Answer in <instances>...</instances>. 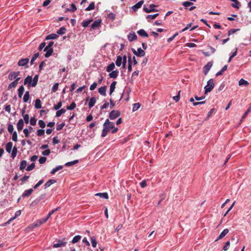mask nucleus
<instances>
[{
  "label": "nucleus",
  "instance_id": "aec40b11",
  "mask_svg": "<svg viewBox=\"0 0 251 251\" xmlns=\"http://www.w3.org/2000/svg\"><path fill=\"white\" fill-rule=\"evenodd\" d=\"M58 37L56 34L52 33L47 35L46 37V40L56 39Z\"/></svg>",
  "mask_w": 251,
  "mask_h": 251
},
{
  "label": "nucleus",
  "instance_id": "a878e982",
  "mask_svg": "<svg viewBox=\"0 0 251 251\" xmlns=\"http://www.w3.org/2000/svg\"><path fill=\"white\" fill-rule=\"evenodd\" d=\"M13 144L12 142H8L7 143L5 146V150L8 153L11 152Z\"/></svg>",
  "mask_w": 251,
  "mask_h": 251
},
{
  "label": "nucleus",
  "instance_id": "603ef678",
  "mask_svg": "<svg viewBox=\"0 0 251 251\" xmlns=\"http://www.w3.org/2000/svg\"><path fill=\"white\" fill-rule=\"evenodd\" d=\"M76 107V104L75 102H73L69 106L66 107V109L68 110H72L74 109Z\"/></svg>",
  "mask_w": 251,
  "mask_h": 251
},
{
  "label": "nucleus",
  "instance_id": "a211bd4d",
  "mask_svg": "<svg viewBox=\"0 0 251 251\" xmlns=\"http://www.w3.org/2000/svg\"><path fill=\"white\" fill-rule=\"evenodd\" d=\"M106 86H102L99 88L98 91L99 93L102 96H106Z\"/></svg>",
  "mask_w": 251,
  "mask_h": 251
},
{
  "label": "nucleus",
  "instance_id": "13d9d810",
  "mask_svg": "<svg viewBox=\"0 0 251 251\" xmlns=\"http://www.w3.org/2000/svg\"><path fill=\"white\" fill-rule=\"evenodd\" d=\"M18 84V82H16L14 81H13V82H12L9 85H8V89H10L12 88H15L17 86Z\"/></svg>",
  "mask_w": 251,
  "mask_h": 251
},
{
  "label": "nucleus",
  "instance_id": "5fc2aeb1",
  "mask_svg": "<svg viewBox=\"0 0 251 251\" xmlns=\"http://www.w3.org/2000/svg\"><path fill=\"white\" fill-rule=\"evenodd\" d=\"M91 241L92 243V246L93 248L96 247L97 242L96 241V240L94 237H91Z\"/></svg>",
  "mask_w": 251,
  "mask_h": 251
},
{
  "label": "nucleus",
  "instance_id": "864d4df0",
  "mask_svg": "<svg viewBox=\"0 0 251 251\" xmlns=\"http://www.w3.org/2000/svg\"><path fill=\"white\" fill-rule=\"evenodd\" d=\"M41 225V224L40 223V221H39L38 220L37 221H36L35 222H34V223H33L31 225V226L32 228H35V227H37L40 226Z\"/></svg>",
  "mask_w": 251,
  "mask_h": 251
},
{
  "label": "nucleus",
  "instance_id": "0e129e2a",
  "mask_svg": "<svg viewBox=\"0 0 251 251\" xmlns=\"http://www.w3.org/2000/svg\"><path fill=\"white\" fill-rule=\"evenodd\" d=\"M38 125L40 126V127H41L42 128H44L46 126L45 123L43 120H40L38 121Z\"/></svg>",
  "mask_w": 251,
  "mask_h": 251
},
{
  "label": "nucleus",
  "instance_id": "2eb2a0df",
  "mask_svg": "<svg viewBox=\"0 0 251 251\" xmlns=\"http://www.w3.org/2000/svg\"><path fill=\"white\" fill-rule=\"evenodd\" d=\"M96 102V98L95 97H92L89 101L88 106L89 108L91 109L92 108Z\"/></svg>",
  "mask_w": 251,
  "mask_h": 251
},
{
  "label": "nucleus",
  "instance_id": "c9c22d12",
  "mask_svg": "<svg viewBox=\"0 0 251 251\" xmlns=\"http://www.w3.org/2000/svg\"><path fill=\"white\" fill-rule=\"evenodd\" d=\"M227 66L225 65L222 69L216 74V76H219L222 75L223 73L227 70Z\"/></svg>",
  "mask_w": 251,
  "mask_h": 251
},
{
  "label": "nucleus",
  "instance_id": "b1692460",
  "mask_svg": "<svg viewBox=\"0 0 251 251\" xmlns=\"http://www.w3.org/2000/svg\"><path fill=\"white\" fill-rule=\"evenodd\" d=\"M231 1L233 2L234 3H232L231 6L236 9H239L241 6V3L237 0H231Z\"/></svg>",
  "mask_w": 251,
  "mask_h": 251
},
{
  "label": "nucleus",
  "instance_id": "bb28decb",
  "mask_svg": "<svg viewBox=\"0 0 251 251\" xmlns=\"http://www.w3.org/2000/svg\"><path fill=\"white\" fill-rule=\"evenodd\" d=\"M122 59L123 57L121 55H118L117 56L116 60L115 62L117 66L120 67L121 66Z\"/></svg>",
  "mask_w": 251,
  "mask_h": 251
},
{
  "label": "nucleus",
  "instance_id": "3c124183",
  "mask_svg": "<svg viewBox=\"0 0 251 251\" xmlns=\"http://www.w3.org/2000/svg\"><path fill=\"white\" fill-rule=\"evenodd\" d=\"M39 53H35L33 56H32L31 61H30V64L32 65L34 62V61L39 57Z\"/></svg>",
  "mask_w": 251,
  "mask_h": 251
},
{
  "label": "nucleus",
  "instance_id": "423d86ee",
  "mask_svg": "<svg viewBox=\"0 0 251 251\" xmlns=\"http://www.w3.org/2000/svg\"><path fill=\"white\" fill-rule=\"evenodd\" d=\"M64 240H65V239H64L62 241L59 240L57 243L53 244V248H59V247H65L67 244V242H65Z\"/></svg>",
  "mask_w": 251,
  "mask_h": 251
},
{
  "label": "nucleus",
  "instance_id": "bf43d9fd",
  "mask_svg": "<svg viewBox=\"0 0 251 251\" xmlns=\"http://www.w3.org/2000/svg\"><path fill=\"white\" fill-rule=\"evenodd\" d=\"M37 134L38 136H42L45 134V130L43 129H38L37 131Z\"/></svg>",
  "mask_w": 251,
  "mask_h": 251
},
{
  "label": "nucleus",
  "instance_id": "0eeeda50",
  "mask_svg": "<svg viewBox=\"0 0 251 251\" xmlns=\"http://www.w3.org/2000/svg\"><path fill=\"white\" fill-rule=\"evenodd\" d=\"M127 39L129 41L132 42L133 41L137 40V36L135 32H131L128 34Z\"/></svg>",
  "mask_w": 251,
  "mask_h": 251
},
{
  "label": "nucleus",
  "instance_id": "f704fd0d",
  "mask_svg": "<svg viewBox=\"0 0 251 251\" xmlns=\"http://www.w3.org/2000/svg\"><path fill=\"white\" fill-rule=\"evenodd\" d=\"M66 109L62 108L60 110H57V112H56V117H59L61 116V115L66 112Z\"/></svg>",
  "mask_w": 251,
  "mask_h": 251
},
{
  "label": "nucleus",
  "instance_id": "412c9836",
  "mask_svg": "<svg viewBox=\"0 0 251 251\" xmlns=\"http://www.w3.org/2000/svg\"><path fill=\"white\" fill-rule=\"evenodd\" d=\"M32 192H33V189L31 188L26 190H25L24 191V192L23 193L22 196L23 197H28L31 195V194L32 193Z\"/></svg>",
  "mask_w": 251,
  "mask_h": 251
},
{
  "label": "nucleus",
  "instance_id": "cd10ccee",
  "mask_svg": "<svg viewBox=\"0 0 251 251\" xmlns=\"http://www.w3.org/2000/svg\"><path fill=\"white\" fill-rule=\"evenodd\" d=\"M95 196H100V198L105 199H108V195L107 193H97Z\"/></svg>",
  "mask_w": 251,
  "mask_h": 251
},
{
  "label": "nucleus",
  "instance_id": "f8f14e48",
  "mask_svg": "<svg viewBox=\"0 0 251 251\" xmlns=\"http://www.w3.org/2000/svg\"><path fill=\"white\" fill-rule=\"evenodd\" d=\"M132 58L131 57V55L130 53L128 54V67L127 70L128 72H130L132 71Z\"/></svg>",
  "mask_w": 251,
  "mask_h": 251
},
{
  "label": "nucleus",
  "instance_id": "09e8293b",
  "mask_svg": "<svg viewBox=\"0 0 251 251\" xmlns=\"http://www.w3.org/2000/svg\"><path fill=\"white\" fill-rule=\"evenodd\" d=\"M53 50L52 49H49L47 52L45 54V56L46 58L49 57L53 53Z\"/></svg>",
  "mask_w": 251,
  "mask_h": 251
},
{
  "label": "nucleus",
  "instance_id": "393cba45",
  "mask_svg": "<svg viewBox=\"0 0 251 251\" xmlns=\"http://www.w3.org/2000/svg\"><path fill=\"white\" fill-rule=\"evenodd\" d=\"M38 75H35L33 78H32V84H31V87H35L37 84L38 81Z\"/></svg>",
  "mask_w": 251,
  "mask_h": 251
},
{
  "label": "nucleus",
  "instance_id": "ddd939ff",
  "mask_svg": "<svg viewBox=\"0 0 251 251\" xmlns=\"http://www.w3.org/2000/svg\"><path fill=\"white\" fill-rule=\"evenodd\" d=\"M24 122L22 119H20L19 120L17 124V128L18 131H21L24 127Z\"/></svg>",
  "mask_w": 251,
  "mask_h": 251
},
{
  "label": "nucleus",
  "instance_id": "f3484780",
  "mask_svg": "<svg viewBox=\"0 0 251 251\" xmlns=\"http://www.w3.org/2000/svg\"><path fill=\"white\" fill-rule=\"evenodd\" d=\"M228 231L229 230L227 228L224 229L216 241L224 238L228 233Z\"/></svg>",
  "mask_w": 251,
  "mask_h": 251
},
{
  "label": "nucleus",
  "instance_id": "49530a36",
  "mask_svg": "<svg viewBox=\"0 0 251 251\" xmlns=\"http://www.w3.org/2000/svg\"><path fill=\"white\" fill-rule=\"evenodd\" d=\"M159 14L156 13L153 15H148L146 17V19L148 20V21L149 22V19H155L158 16Z\"/></svg>",
  "mask_w": 251,
  "mask_h": 251
},
{
  "label": "nucleus",
  "instance_id": "72a5a7b5",
  "mask_svg": "<svg viewBox=\"0 0 251 251\" xmlns=\"http://www.w3.org/2000/svg\"><path fill=\"white\" fill-rule=\"evenodd\" d=\"M95 7V2H92L90 3L89 6L85 8V10L87 11H90V10L94 9Z\"/></svg>",
  "mask_w": 251,
  "mask_h": 251
},
{
  "label": "nucleus",
  "instance_id": "20e7f679",
  "mask_svg": "<svg viewBox=\"0 0 251 251\" xmlns=\"http://www.w3.org/2000/svg\"><path fill=\"white\" fill-rule=\"evenodd\" d=\"M150 7H151V8H148L146 7V5H144L143 10L146 13H151L152 12H155L157 11L158 10L154 8V7H156V5L151 4L150 5Z\"/></svg>",
  "mask_w": 251,
  "mask_h": 251
},
{
  "label": "nucleus",
  "instance_id": "58836bf2",
  "mask_svg": "<svg viewBox=\"0 0 251 251\" xmlns=\"http://www.w3.org/2000/svg\"><path fill=\"white\" fill-rule=\"evenodd\" d=\"M62 169H63V166H62V165L57 166L55 168L52 169V170L50 172V173L51 174H54L57 171L60 170Z\"/></svg>",
  "mask_w": 251,
  "mask_h": 251
},
{
  "label": "nucleus",
  "instance_id": "9d476101",
  "mask_svg": "<svg viewBox=\"0 0 251 251\" xmlns=\"http://www.w3.org/2000/svg\"><path fill=\"white\" fill-rule=\"evenodd\" d=\"M144 0H141V1H139L138 2H137L135 5H134L133 6H132L131 7L132 9L134 11H136L138 9L141 8L142 4L144 3Z\"/></svg>",
  "mask_w": 251,
  "mask_h": 251
},
{
  "label": "nucleus",
  "instance_id": "e2e57ef3",
  "mask_svg": "<svg viewBox=\"0 0 251 251\" xmlns=\"http://www.w3.org/2000/svg\"><path fill=\"white\" fill-rule=\"evenodd\" d=\"M7 130H8V132H10V133H12V132H14L13 131L14 127H13V126L12 125V124H8Z\"/></svg>",
  "mask_w": 251,
  "mask_h": 251
},
{
  "label": "nucleus",
  "instance_id": "ea45409f",
  "mask_svg": "<svg viewBox=\"0 0 251 251\" xmlns=\"http://www.w3.org/2000/svg\"><path fill=\"white\" fill-rule=\"evenodd\" d=\"M81 238V236L80 235H76L75 236L73 240H72V243L73 244H75L78 242Z\"/></svg>",
  "mask_w": 251,
  "mask_h": 251
},
{
  "label": "nucleus",
  "instance_id": "c756f323",
  "mask_svg": "<svg viewBox=\"0 0 251 251\" xmlns=\"http://www.w3.org/2000/svg\"><path fill=\"white\" fill-rule=\"evenodd\" d=\"M24 91H25V88H24V87L23 86V85L20 86L18 90V96L19 98H22V97L23 95V93L24 92Z\"/></svg>",
  "mask_w": 251,
  "mask_h": 251
},
{
  "label": "nucleus",
  "instance_id": "473e14b6",
  "mask_svg": "<svg viewBox=\"0 0 251 251\" xmlns=\"http://www.w3.org/2000/svg\"><path fill=\"white\" fill-rule=\"evenodd\" d=\"M34 106L36 109H40L42 107L41 101L40 99L35 100Z\"/></svg>",
  "mask_w": 251,
  "mask_h": 251
},
{
  "label": "nucleus",
  "instance_id": "680f3d73",
  "mask_svg": "<svg viewBox=\"0 0 251 251\" xmlns=\"http://www.w3.org/2000/svg\"><path fill=\"white\" fill-rule=\"evenodd\" d=\"M65 123H62L61 124L57 125L56 126V130L57 131H59V130H61L63 128V127L65 126Z\"/></svg>",
  "mask_w": 251,
  "mask_h": 251
},
{
  "label": "nucleus",
  "instance_id": "69168bd1",
  "mask_svg": "<svg viewBox=\"0 0 251 251\" xmlns=\"http://www.w3.org/2000/svg\"><path fill=\"white\" fill-rule=\"evenodd\" d=\"M193 4V3L190 1H184L182 2V5L185 7V8H187V7Z\"/></svg>",
  "mask_w": 251,
  "mask_h": 251
},
{
  "label": "nucleus",
  "instance_id": "de8ad7c7",
  "mask_svg": "<svg viewBox=\"0 0 251 251\" xmlns=\"http://www.w3.org/2000/svg\"><path fill=\"white\" fill-rule=\"evenodd\" d=\"M140 104L138 103H135L133 104L132 111L133 112L137 111L140 107Z\"/></svg>",
  "mask_w": 251,
  "mask_h": 251
},
{
  "label": "nucleus",
  "instance_id": "c03bdc74",
  "mask_svg": "<svg viewBox=\"0 0 251 251\" xmlns=\"http://www.w3.org/2000/svg\"><path fill=\"white\" fill-rule=\"evenodd\" d=\"M92 20H89L87 21H84L82 23L81 25L84 27H87L92 22Z\"/></svg>",
  "mask_w": 251,
  "mask_h": 251
},
{
  "label": "nucleus",
  "instance_id": "052dcab7",
  "mask_svg": "<svg viewBox=\"0 0 251 251\" xmlns=\"http://www.w3.org/2000/svg\"><path fill=\"white\" fill-rule=\"evenodd\" d=\"M59 83H55L52 86L51 89L52 92H55L58 88Z\"/></svg>",
  "mask_w": 251,
  "mask_h": 251
},
{
  "label": "nucleus",
  "instance_id": "338daca9",
  "mask_svg": "<svg viewBox=\"0 0 251 251\" xmlns=\"http://www.w3.org/2000/svg\"><path fill=\"white\" fill-rule=\"evenodd\" d=\"M12 133V139L14 142L17 141V133L16 131H14Z\"/></svg>",
  "mask_w": 251,
  "mask_h": 251
},
{
  "label": "nucleus",
  "instance_id": "2f4dec72",
  "mask_svg": "<svg viewBox=\"0 0 251 251\" xmlns=\"http://www.w3.org/2000/svg\"><path fill=\"white\" fill-rule=\"evenodd\" d=\"M137 51L138 53L137 56L138 57H142L145 55V51L140 48H138Z\"/></svg>",
  "mask_w": 251,
  "mask_h": 251
},
{
  "label": "nucleus",
  "instance_id": "6e6d98bb",
  "mask_svg": "<svg viewBox=\"0 0 251 251\" xmlns=\"http://www.w3.org/2000/svg\"><path fill=\"white\" fill-rule=\"evenodd\" d=\"M115 18L116 15L112 12L109 13L107 16V18L111 20V21H114L115 19Z\"/></svg>",
  "mask_w": 251,
  "mask_h": 251
},
{
  "label": "nucleus",
  "instance_id": "6ab92c4d",
  "mask_svg": "<svg viewBox=\"0 0 251 251\" xmlns=\"http://www.w3.org/2000/svg\"><path fill=\"white\" fill-rule=\"evenodd\" d=\"M137 32L140 36L142 37H148L149 36L148 34L143 29L138 30Z\"/></svg>",
  "mask_w": 251,
  "mask_h": 251
},
{
  "label": "nucleus",
  "instance_id": "c85d7f7f",
  "mask_svg": "<svg viewBox=\"0 0 251 251\" xmlns=\"http://www.w3.org/2000/svg\"><path fill=\"white\" fill-rule=\"evenodd\" d=\"M115 68V65L114 63H111L108 66H107L106 70L107 72H110L113 71Z\"/></svg>",
  "mask_w": 251,
  "mask_h": 251
},
{
  "label": "nucleus",
  "instance_id": "4be33fe9",
  "mask_svg": "<svg viewBox=\"0 0 251 251\" xmlns=\"http://www.w3.org/2000/svg\"><path fill=\"white\" fill-rule=\"evenodd\" d=\"M118 74H119L118 70H117L113 71H112V72H111L109 74V76L110 78H116L117 77V76L118 75Z\"/></svg>",
  "mask_w": 251,
  "mask_h": 251
},
{
  "label": "nucleus",
  "instance_id": "774afa93",
  "mask_svg": "<svg viewBox=\"0 0 251 251\" xmlns=\"http://www.w3.org/2000/svg\"><path fill=\"white\" fill-rule=\"evenodd\" d=\"M35 167V164L34 163H31L30 165L28 166L26 169L27 171L32 170Z\"/></svg>",
  "mask_w": 251,
  "mask_h": 251
},
{
  "label": "nucleus",
  "instance_id": "7ed1b4c3",
  "mask_svg": "<svg viewBox=\"0 0 251 251\" xmlns=\"http://www.w3.org/2000/svg\"><path fill=\"white\" fill-rule=\"evenodd\" d=\"M121 113L119 110H112L109 114V117L110 120H113L119 117Z\"/></svg>",
  "mask_w": 251,
  "mask_h": 251
},
{
  "label": "nucleus",
  "instance_id": "8fccbe9b",
  "mask_svg": "<svg viewBox=\"0 0 251 251\" xmlns=\"http://www.w3.org/2000/svg\"><path fill=\"white\" fill-rule=\"evenodd\" d=\"M238 84H239V85L240 86H241V85H247L249 84L248 82L243 79V78H241V79H240V80L239 81V82H238Z\"/></svg>",
  "mask_w": 251,
  "mask_h": 251
},
{
  "label": "nucleus",
  "instance_id": "4d7b16f0",
  "mask_svg": "<svg viewBox=\"0 0 251 251\" xmlns=\"http://www.w3.org/2000/svg\"><path fill=\"white\" fill-rule=\"evenodd\" d=\"M62 105V101H60L57 103V104L54 105L53 108L55 110H57L61 107Z\"/></svg>",
  "mask_w": 251,
  "mask_h": 251
},
{
  "label": "nucleus",
  "instance_id": "a18cd8bd",
  "mask_svg": "<svg viewBox=\"0 0 251 251\" xmlns=\"http://www.w3.org/2000/svg\"><path fill=\"white\" fill-rule=\"evenodd\" d=\"M77 8L75 5L74 3H72L71 5V8H67V11L74 12L76 10Z\"/></svg>",
  "mask_w": 251,
  "mask_h": 251
},
{
  "label": "nucleus",
  "instance_id": "4468645a",
  "mask_svg": "<svg viewBox=\"0 0 251 251\" xmlns=\"http://www.w3.org/2000/svg\"><path fill=\"white\" fill-rule=\"evenodd\" d=\"M101 23L100 20H97L94 21L92 24L91 25V28L92 29H94L100 26V24Z\"/></svg>",
  "mask_w": 251,
  "mask_h": 251
},
{
  "label": "nucleus",
  "instance_id": "39448f33",
  "mask_svg": "<svg viewBox=\"0 0 251 251\" xmlns=\"http://www.w3.org/2000/svg\"><path fill=\"white\" fill-rule=\"evenodd\" d=\"M212 66V63L211 62H208L203 67V73L205 75H206L208 74V72L209 71V70L211 69Z\"/></svg>",
  "mask_w": 251,
  "mask_h": 251
},
{
  "label": "nucleus",
  "instance_id": "79ce46f5",
  "mask_svg": "<svg viewBox=\"0 0 251 251\" xmlns=\"http://www.w3.org/2000/svg\"><path fill=\"white\" fill-rule=\"evenodd\" d=\"M78 162V160H75L73 161H70V162H67L65 165L67 167H70L71 166H73L74 165H75L76 164H77V163Z\"/></svg>",
  "mask_w": 251,
  "mask_h": 251
},
{
  "label": "nucleus",
  "instance_id": "a19ab883",
  "mask_svg": "<svg viewBox=\"0 0 251 251\" xmlns=\"http://www.w3.org/2000/svg\"><path fill=\"white\" fill-rule=\"evenodd\" d=\"M126 62H127V56L126 55H125L123 57V59H122V68L123 69H125L126 68Z\"/></svg>",
  "mask_w": 251,
  "mask_h": 251
},
{
  "label": "nucleus",
  "instance_id": "9b49d317",
  "mask_svg": "<svg viewBox=\"0 0 251 251\" xmlns=\"http://www.w3.org/2000/svg\"><path fill=\"white\" fill-rule=\"evenodd\" d=\"M24 85L27 84L28 87H31L32 76L28 75L24 80Z\"/></svg>",
  "mask_w": 251,
  "mask_h": 251
},
{
  "label": "nucleus",
  "instance_id": "e433bc0d",
  "mask_svg": "<svg viewBox=\"0 0 251 251\" xmlns=\"http://www.w3.org/2000/svg\"><path fill=\"white\" fill-rule=\"evenodd\" d=\"M66 28L65 27L62 26L57 31V34L58 35L64 34L66 32Z\"/></svg>",
  "mask_w": 251,
  "mask_h": 251
},
{
  "label": "nucleus",
  "instance_id": "6e6552de",
  "mask_svg": "<svg viewBox=\"0 0 251 251\" xmlns=\"http://www.w3.org/2000/svg\"><path fill=\"white\" fill-rule=\"evenodd\" d=\"M20 72H13L11 73L8 75V79L10 80H15L16 77H18L20 75Z\"/></svg>",
  "mask_w": 251,
  "mask_h": 251
},
{
  "label": "nucleus",
  "instance_id": "7c9ffc66",
  "mask_svg": "<svg viewBox=\"0 0 251 251\" xmlns=\"http://www.w3.org/2000/svg\"><path fill=\"white\" fill-rule=\"evenodd\" d=\"M30 98L29 92V91H26L24 97H23V101L24 102H27Z\"/></svg>",
  "mask_w": 251,
  "mask_h": 251
},
{
  "label": "nucleus",
  "instance_id": "f03ea898",
  "mask_svg": "<svg viewBox=\"0 0 251 251\" xmlns=\"http://www.w3.org/2000/svg\"><path fill=\"white\" fill-rule=\"evenodd\" d=\"M214 87V83L213 79H210L207 82V85L204 87L205 94L211 92Z\"/></svg>",
  "mask_w": 251,
  "mask_h": 251
},
{
  "label": "nucleus",
  "instance_id": "dca6fc26",
  "mask_svg": "<svg viewBox=\"0 0 251 251\" xmlns=\"http://www.w3.org/2000/svg\"><path fill=\"white\" fill-rule=\"evenodd\" d=\"M56 182V181L55 179H49L45 184H44V188L47 189L49 187H50L51 184H53Z\"/></svg>",
  "mask_w": 251,
  "mask_h": 251
},
{
  "label": "nucleus",
  "instance_id": "5701e85b",
  "mask_svg": "<svg viewBox=\"0 0 251 251\" xmlns=\"http://www.w3.org/2000/svg\"><path fill=\"white\" fill-rule=\"evenodd\" d=\"M117 82L114 81L111 83L110 86L109 95H111L113 92L114 91Z\"/></svg>",
  "mask_w": 251,
  "mask_h": 251
},
{
  "label": "nucleus",
  "instance_id": "1a4fd4ad",
  "mask_svg": "<svg viewBox=\"0 0 251 251\" xmlns=\"http://www.w3.org/2000/svg\"><path fill=\"white\" fill-rule=\"evenodd\" d=\"M29 62V59L28 58H23L20 59L18 62V65L19 66H24L27 64Z\"/></svg>",
  "mask_w": 251,
  "mask_h": 251
},
{
  "label": "nucleus",
  "instance_id": "37998d69",
  "mask_svg": "<svg viewBox=\"0 0 251 251\" xmlns=\"http://www.w3.org/2000/svg\"><path fill=\"white\" fill-rule=\"evenodd\" d=\"M17 151H18L17 148L16 147H14L13 148V150L12 151V153H11V157L12 158V159H14L15 158V157L16 156L17 153Z\"/></svg>",
  "mask_w": 251,
  "mask_h": 251
},
{
  "label": "nucleus",
  "instance_id": "f257e3e1",
  "mask_svg": "<svg viewBox=\"0 0 251 251\" xmlns=\"http://www.w3.org/2000/svg\"><path fill=\"white\" fill-rule=\"evenodd\" d=\"M115 125L113 122H110L108 119H106L103 125V129L101 135V137H105L107 134L108 131L113 129Z\"/></svg>",
  "mask_w": 251,
  "mask_h": 251
},
{
  "label": "nucleus",
  "instance_id": "4c0bfd02",
  "mask_svg": "<svg viewBox=\"0 0 251 251\" xmlns=\"http://www.w3.org/2000/svg\"><path fill=\"white\" fill-rule=\"evenodd\" d=\"M27 162L26 160H22L20 164V170H23L26 167Z\"/></svg>",
  "mask_w": 251,
  "mask_h": 251
}]
</instances>
